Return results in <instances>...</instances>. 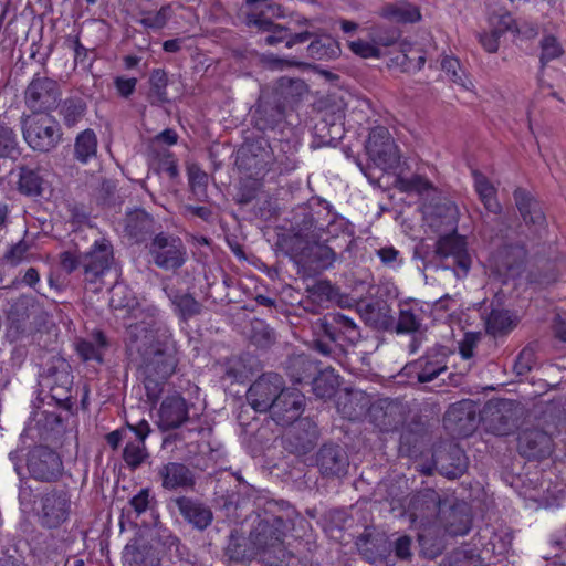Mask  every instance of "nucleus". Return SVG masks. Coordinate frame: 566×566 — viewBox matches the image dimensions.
<instances>
[{
    "instance_id": "1",
    "label": "nucleus",
    "mask_w": 566,
    "mask_h": 566,
    "mask_svg": "<svg viewBox=\"0 0 566 566\" xmlns=\"http://www.w3.org/2000/svg\"><path fill=\"white\" fill-rule=\"evenodd\" d=\"M109 305L127 329L129 348L148 360L145 388L149 399L155 400L161 388L153 376L165 380L174 374L176 367L170 334L165 328H155L156 308L142 306L125 284L117 283L112 287Z\"/></svg>"
},
{
    "instance_id": "2",
    "label": "nucleus",
    "mask_w": 566,
    "mask_h": 566,
    "mask_svg": "<svg viewBox=\"0 0 566 566\" xmlns=\"http://www.w3.org/2000/svg\"><path fill=\"white\" fill-rule=\"evenodd\" d=\"M250 406L259 412L270 411L273 420L286 426L298 419L304 397L296 389H286L282 378L268 374L255 380L248 390Z\"/></svg>"
},
{
    "instance_id": "3",
    "label": "nucleus",
    "mask_w": 566,
    "mask_h": 566,
    "mask_svg": "<svg viewBox=\"0 0 566 566\" xmlns=\"http://www.w3.org/2000/svg\"><path fill=\"white\" fill-rule=\"evenodd\" d=\"M470 524L471 520L465 505H457L450 507L448 512L443 511V520L439 521V525L424 526L418 534L423 554L434 557L441 552L442 544L440 541L430 543L431 534L439 533L440 527H443L444 532L451 536H462L469 532Z\"/></svg>"
},
{
    "instance_id": "4",
    "label": "nucleus",
    "mask_w": 566,
    "mask_h": 566,
    "mask_svg": "<svg viewBox=\"0 0 566 566\" xmlns=\"http://www.w3.org/2000/svg\"><path fill=\"white\" fill-rule=\"evenodd\" d=\"M27 144L34 150L49 151L61 140L59 123L49 114H31L22 120Z\"/></svg>"
},
{
    "instance_id": "5",
    "label": "nucleus",
    "mask_w": 566,
    "mask_h": 566,
    "mask_svg": "<svg viewBox=\"0 0 566 566\" xmlns=\"http://www.w3.org/2000/svg\"><path fill=\"white\" fill-rule=\"evenodd\" d=\"M366 151L370 160L384 171L395 168L400 160V151L385 127H376L369 133Z\"/></svg>"
},
{
    "instance_id": "6",
    "label": "nucleus",
    "mask_w": 566,
    "mask_h": 566,
    "mask_svg": "<svg viewBox=\"0 0 566 566\" xmlns=\"http://www.w3.org/2000/svg\"><path fill=\"white\" fill-rule=\"evenodd\" d=\"M150 254L156 265L165 270L180 268L186 259V250L181 240L164 233L154 238Z\"/></svg>"
},
{
    "instance_id": "7",
    "label": "nucleus",
    "mask_w": 566,
    "mask_h": 566,
    "mask_svg": "<svg viewBox=\"0 0 566 566\" xmlns=\"http://www.w3.org/2000/svg\"><path fill=\"white\" fill-rule=\"evenodd\" d=\"M285 523L281 517L261 520L250 534V542L260 553L281 551Z\"/></svg>"
},
{
    "instance_id": "8",
    "label": "nucleus",
    "mask_w": 566,
    "mask_h": 566,
    "mask_svg": "<svg viewBox=\"0 0 566 566\" xmlns=\"http://www.w3.org/2000/svg\"><path fill=\"white\" fill-rule=\"evenodd\" d=\"M436 253L440 258H453L457 268L454 274L457 277H464L472 265V258L468 252L467 240L459 235L457 230L441 235L436 244Z\"/></svg>"
},
{
    "instance_id": "9",
    "label": "nucleus",
    "mask_w": 566,
    "mask_h": 566,
    "mask_svg": "<svg viewBox=\"0 0 566 566\" xmlns=\"http://www.w3.org/2000/svg\"><path fill=\"white\" fill-rule=\"evenodd\" d=\"M71 497L66 491L52 490L41 499L40 520L42 525L55 528L66 522L71 514Z\"/></svg>"
},
{
    "instance_id": "10",
    "label": "nucleus",
    "mask_w": 566,
    "mask_h": 566,
    "mask_svg": "<svg viewBox=\"0 0 566 566\" xmlns=\"http://www.w3.org/2000/svg\"><path fill=\"white\" fill-rule=\"evenodd\" d=\"M59 97L56 82L48 77H35L25 92V103L33 114H48L57 105Z\"/></svg>"
},
{
    "instance_id": "11",
    "label": "nucleus",
    "mask_w": 566,
    "mask_h": 566,
    "mask_svg": "<svg viewBox=\"0 0 566 566\" xmlns=\"http://www.w3.org/2000/svg\"><path fill=\"white\" fill-rule=\"evenodd\" d=\"M424 224L439 238L449 232H454L459 221V210L454 202L443 200L436 205H426L423 207Z\"/></svg>"
},
{
    "instance_id": "12",
    "label": "nucleus",
    "mask_w": 566,
    "mask_h": 566,
    "mask_svg": "<svg viewBox=\"0 0 566 566\" xmlns=\"http://www.w3.org/2000/svg\"><path fill=\"white\" fill-rule=\"evenodd\" d=\"M247 24L249 27H254L261 31L270 32V34L266 35L264 39V42L269 45L284 42L286 48H292L297 43L306 42L311 36L314 35V33L310 31L290 34L281 25L274 24L269 19L260 17L254 12H250L248 14Z\"/></svg>"
},
{
    "instance_id": "13",
    "label": "nucleus",
    "mask_w": 566,
    "mask_h": 566,
    "mask_svg": "<svg viewBox=\"0 0 566 566\" xmlns=\"http://www.w3.org/2000/svg\"><path fill=\"white\" fill-rule=\"evenodd\" d=\"M113 260V249L105 240H96L91 250L82 255V266L87 281L94 282L109 269Z\"/></svg>"
},
{
    "instance_id": "14",
    "label": "nucleus",
    "mask_w": 566,
    "mask_h": 566,
    "mask_svg": "<svg viewBox=\"0 0 566 566\" xmlns=\"http://www.w3.org/2000/svg\"><path fill=\"white\" fill-rule=\"evenodd\" d=\"M526 258V251L518 245H507L492 254L490 259L491 266L497 274L505 279H513L520 274V268Z\"/></svg>"
},
{
    "instance_id": "15",
    "label": "nucleus",
    "mask_w": 566,
    "mask_h": 566,
    "mask_svg": "<svg viewBox=\"0 0 566 566\" xmlns=\"http://www.w3.org/2000/svg\"><path fill=\"white\" fill-rule=\"evenodd\" d=\"M444 421L458 434L467 436L475 428L474 406L470 400L452 405L446 413Z\"/></svg>"
},
{
    "instance_id": "16",
    "label": "nucleus",
    "mask_w": 566,
    "mask_h": 566,
    "mask_svg": "<svg viewBox=\"0 0 566 566\" xmlns=\"http://www.w3.org/2000/svg\"><path fill=\"white\" fill-rule=\"evenodd\" d=\"M129 432L135 434V441H128L124 449V460L130 468L140 465L147 457L144 441L150 432L146 420H140L136 424L128 423Z\"/></svg>"
},
{
    "instance_id": "17",
    "label": "nucleus",
    "mask_w": 566,
    "mask_h": 566,
    "mask_svg": "<svg viewBox=\"0 0 566 566\" xmlns=\"http://www.w3.org/2000/svg\"><path fill=\"white\" fill-rule=\"evenodd\" d=\"M159 426L163 429L179 427L188 418V408L185 399L179 395L167 397L159 409Z\"/></svg>"
},
{
    "instance_id": "18",
    "label": "nucleus",
    "mask_w": 566,
    "mask_h": 566,
    "mask_svg": "<svg viewBox=\"0 0 566 566\" xmlns=\"http://www.w3.org/2000/svg\"><path fill=\"white\" fill-rule=\"evenodd\" d=\"M161 485L167 490H177L192 485V474L187 467L180 463H167L159 469Z\"/></svg>"
},
{
    "instance_id": "19",
    "label": "nucleus",
    "mask_w": 566,
    "mask_h": 566,
    "mask_svg": "<svg viewBox=\"0 0 566 566\" xmlns=\"http://www.w3.org/2000/svg\"><path fill=\"white\" fill-rule=\"evenodd\" d=\"M177 505L181 515L199 530L206 528L212 521L210 510L200 503L180 497L177 500Z\"/></svg>"
},
{
    "instance_id": "20",
    "label": "nucleus",
    "mask_w": 566,
    "mask_h": 566,
    "mask_svg": "<svg viewBox=\"0 0 566 566\" xmlns=\"http://www.w3.org/2000/svg\"><path fill=\"white\" fill-rule=\"evenodd\" d=\"M447 356L444 353L429 354L416 363L418 381L429 382L447 369Z\"/></svg>"
},
{
    "instance_id": "21",
    "label": "nucleus",
    "mask_w": 566,
    "mask_h": 566,
    "mask_svg": "<svg viewBox=\"0 0 566 566\" xmlns=\"http://www.w3.org/2000/svg\"><path fill=\"white\" fill-rule=\"evenodd\" d=\"M514 199L526 223H532L535 226H542L544 223L545 217L542 209L525 190H515Z\"/></svg>"
},
{
    "instance_id": "22",
    "label": "nucleus",
    "mask_w": 566,
    "mask_h": 566,
    "mask_svg": "<svg viewBox=\"0 0 566 566\" xmlns=\"http://www.w3.org/2000/svg\"><path fill=\"white\" fill-rule=\"evenodd\" d=\"M474 189L483 203L484 208L494 214L501 212V205L496 198V188L481 172H473Z\"/></svg>"
},
{
    "instance_id": "23",
    "label": "nucleus",
    "mask_w": 566,
    "mask_h": 566,
    "mask_svg": "<svg viewBox=\"0 0 566 566\" xmlns=\"http://www.w3.org/2000/svg\"><path fill=\"white\" fill-rule=\"evenodd\" d=\"M517 316L507 310L494 308L486 317V331L493 336L511 332L517 324Z\"/></svg>"
},
{
    "instance_id": "24",
    "label": "nucleus",
    "mask_w": 566,
    "mask_h": 566,
    "mask_svg": "<svg viewBox=\"0 0 566 566\" xmlns=\"http://www.w3.org/2000/svg\"><path fill=\"white\" fill-rule=\"evenodd\" d=\"M318 464L323 473L339 475L346 468V459L342 451L336 447H324L319 451Z\"/></svg>"
},
{
    "instance_id": "25",
    "label": "nucleus",
    "mask_w": 566,
    "mask_h": 566,
    "mask_svg": "<svg viewBox=\"0 0 566 566\" xmlns=\"http://www.w3.org/2000/svg\"><path fill=\"white\" fill-rule=\"evenodd\" d=\"M338 386V376L331 368L322 370L313 380V391L322 399L333 397Z\"/></svg>"
},
{
    "instance_id": "26",
    "label": "nucleus",
    "mask_w": 566,
    "mask_h": 566,
    "mask_svg": "<svg viewBox=\"0 0 566 566\" xmlns=\"http://www.w3.org/2000/svg\"><path fill=\"white\" fill-rule=\"evenodd\" d=\"M382 17L394 22H416L420 20L421 14L417 7L407 3L398 2L382 9Z\"/></svg>"
},
{
    "instance_id": "27",
    "label": "nucleus",
    "mask_w": 566,
    "mask_h": 566,
    "mask_svg": "<svg viewBox=\"0 0 566 566\" xmlns=\"http://www.w3.org/2000/svg\"><path fill=\"white\" fill-rule=\"evenodd\" d=\"M395 36H390L378 42H367L364 40H354L348 42V48L350 51L363 59H378L380 57V49L379 45L389 46L394 43Z\"/></svg>"
},
{
    "instance_id": "28",
    "label": "nucleus",
    "mask_w": 566,
    "mask_h": 566,
    "mask_svg": "<svg viewBox=\"0 0 566 566\" xmlns=\"http://www.w3.org/2000/svg\"><path fill=\"white\" fill-rule=\"evenodd\" d=\"M489 29L501 38L505 33L516 34L518 32L515 19L506 10L495 11L489 17Z\"/></svg>"
},
{
    "instance_id": "29",
    "label": "nucleus",
    "mask_w": 566,
    "mask_h": 566,
    "mask_svg": "<svg viewBox=\"0 0 566 566\" xmlns=\"http://www.w3.org/2000/svg\"><path fill=\"white\" fill-rule=\"evenodd\" d=\"M441 66L450 81H452L453 83H455L457 85L461 86L467 91H471L473 88V83L471 78L461 67L460 62L457 59L446 56L441 62Z\"/></svg>"
},
{
    "instance_id": "30",
    "label": "nucleus",
    "mask_w": 566,
    "mask_h": 566,
    "mask_svg": "<svg viewBox=\"0 0 566 566\" xmlns=\"http://www.w3.org/2000/svg\"><path fill=\"white\" fill-rule=\"evenodd\" d=\"M106 347V340L101 332L93 335V340H81L76 349L84 360L102 361L103 350Z\"/></svg>"
},
{
    "instance_id": "31",
    "label": "nucleus",
    "mask_w": 566,
    "mask_h": 566,
    "mask_svg": "<svg viewBox=\"0 0 566 566\" xmlns=\"http://www.w3.org/2000/svg\"><path fill=\"white\" fill-rule=\"evenodd\" d=\"M174 311L182 318L188 319L200 313L201 305L189 294H168Z\"/></svg>"
},
{
    "instance_id": "32",
    "label": "nucleus",
    "mask_w": 566,
    "mask_h": 566,
    "mask_svg": "<svg viewBox=\"0 0 566 566\" xmlns=\"http://www.w3.org/2000/svg\"><path fill=\"white\" fill-rule=\"evenodd\" d=\"M97 139L93 130L86 129L81 133L75 143V154L78 160L86 163L96 155Z\"/></svg>"
},
{
    "instance_id": "33",
    "label": "nucleus",
    "mask_w": 566,
    "mask_h": 566,
    "mask_svg": "<svg viewBox=\"0 0 566 566\" xmlns=\"http://www.w3.org/2000/svg\"><path fill=\"white\" fill-rule=\"evenodd\" d=\"M307 51L313 59L323 60L337 56L339 53V48L331 38H324L312 41L307 48Z\"/></svg>"
},
{
    "instance_id": "34",
    "label": "nucleus",
    "mask_w": 566,
    "mask_h": 566,
    "mask_svg": "<svg viewBox=\"0 0 566 566\" xmlns=\"http://www.w3.org/2000/svg\"><path fill=\"white\" fill-rule=\"evenodd\" d=\"M333 323H334V332L327 331L329 337L332 340L336 342L338 340V336L336 335V331L338 333L345 334L346 338H348L350 342H354L358 338L359 332L353 319L348 318L344 315H333Z\"/></svg>"
},
{
    "instance_id": "35",
    "label": "nucleus",
    "mask_w": 566,
    "mask_h": 566,
    "mask_svg": "<svg viewBox=\"0 0 566 566\" xmlns=\"http://www.w3.org/2000/svg\"><path fill=\"white\" fill-rule=\"evenodd\" d=\"M43 180L38 172L22 169L19 178V190L27 196H39L42 192Z\"/></svg>"
},
{
    "instance_id": "36",
    "label": "nucleus",
    "mask_w": 566,
    "mask_h": 566,
    "mask_svg": "<svg viewBox=\"0 0 566 566\" xmlns=\"http://www.w3.org/2000/svg\"><path fill=\"white\" fill-rule=\"evenodd\" d=\"M365 319L377 328H388L391 325V316L386 305H368L365 312Z\"/></svg>"
},
{
    "instance_id": "37",
    "label": "nucleus",
    "mask_w": 566,
    "mask_h": 566,
    "mask_svg": "<svg viewBox=\"0 0 566 566\" xmlns=\"http://www.w3.org/2000/svg\"><path fill=\"white\" fill-rule=\"evenodd\" d=\"M150 98L153 103H164L167 101V76L163 70H154L150 74Z\"/></svg>"
},
{
    "instance_id": "38",
    "label": "nucleus",
    "mask_w": 566,
    "mask_h": 566,
    "mask_svg": "<svg viewBox=\"0 0 566 566\" xmlns=\"http://www.w3.org/2000/svg\"><path fill=\"white\" fill-rule=\"evenodd\" d=\"M170 17H171V7L164 6L156 12L143 13L142 18L139 19V22L145 28L159 30L166 25V23L170 19Z\"/></svg>"
},
{
    "instance_id": "39",
    "label": "nucleus",
    "mask_w": 566,
    "mask_h": 566,
    "mask_svg": "<svg viewBox=\"0 0 566 566\" xmlns=\"http://www.w3.org/2000/svg\"><path fill=\"white\" fill-rule=\"evenodd\" d=\"M563 48L554 35H544L541 40V62L548 63L563 54Z\"/></svg>"
},
{
    "instance_id": "40",
    "label": "nucleus",
    "mask_w": 566,
    "mask_h": 566,
    "mask_svg": "<svg viewBox=\"0 0 566 566\" xmlns=\"http://www.w3.org/2000/svg\"><path fill=\"white\" fill-rule=\"evenodd\" d=\"M151 219L144 210H135L128 214L126 221V229L132 235L147 230L150 227Z\"/></svg>"
},
{
    "instance_id": "41",
    "label": "nucleus",
    "mask_w": 566,
    "mask_h": 566,
    "mask_svg": "<svg viewBox=\"0 0 566 566\" xmlns=\"http://www.w3.org/2000/svg\"><path fill=\"white\" fill-rule=\"evenodd\" d=\"M17 151L14 133L9 127H0V157H12Z\"/></svg>"
},
{
    "instance_id": "42",
    "label": "nucleus",
    "mask_w": 566,
    "mask_h": 566,
    "mask_svg": "<svg viewBox=\"0 0 566 566\" xmlns=\"http://www.w3.org/2000/svg\"><path fill=\"white\" fill-rule=\"evenodd\" d=\"M419 327L418 316L409 308H402L400 311L397 331L399 333H411L417 331Z\"/></svg>"
},
{
    "instance_id": "43",
    "label": "nucleus",
    "mask_w": 566,
    "mask_h": 566,
    "mask_svg": "<svg viewBox=\"0 0 566 566\" xmlns=\"http://www.w3.org/2000/svg\"><path fill=\"white\" fill-rule=\"evenodd\" d=\"M83 107L81 104L74 102H67L62 107V115L67 126H74L78 119L83 116Z\"/></svg>"
},
{
    "instance_id": "44",
    "label": "nucleus",
    "mask_w": 566,
    "mask_h": 566,
    "mask_svg": "<svg viewBox=\"0 0 566 566\" xmlns=\"http://www.w3.org/2000/svg\"><path fill=\"white\" fill-rule=\"evenodd\" d=\"M188 175H189V182H190L192 190L197 195H202L205 191L206 184L208 181L207 174L203 172L202 170H200L198 167L191 166L188 169Z\"/></svg>"
},
{
    "instance_id": "45",
    "label": "nucleus",
    "mask_w": 566,
    "mask_h": 566,
    "mask_svg": "<svg viewBox=\"0 0 566 566\" xmlns=\"http://www.w3.org/2000/svg\"><path fill=\"white\" fill-rule=\"evenodd\" d=\"M150 503L151 497L149 489L140 490L130 500V505L138 515L145 513L150 507Z\"/></svg>"
},
{
    "instance_id": "46",
    "label": "nucleus",
    "mask_w": 566,
    "mask_h": 566,
    "mask_svg": "<svg viewBox=\"0 0 566 566\" xmlns=\"http://www.w3.org/2000/svg\"><path fill=\"white\" fill-rule=\"evenodd\" d=\"M401 184L406 191H415L418 193H423L431 189L432 187L428 179L418 175L412 176L409 179L402 180Z\"/></svg>"
},
{
    "instance_id": "47",
    "label": "nucleus",
    "mask_w": 566,
    "mask_h": 566,
    "mask_svg": "<svg viewBox=\"0 0 566 566\" xmlns=\"http://www.w3.org/2000/svg\"><path fill=\"white\" fill-rule=\"evenodd\" d=\"M28 250V244L23 241H20L8 251L4 258L7 262L15 266L27 259Z\"/></svg>"
},
{
    "instance_id": "48",
    "label": "nucleus",
    "mask_w": 566,
    "mask_h": 566,
    "mask_svg": "<svg viewBox=\"0 0 566 566\" xmlns=\"http://www.w3.org/2000/svg\"><path fill=\"white\" fill-rule=\"evenodd\" d=\"M501 36L492 32L490 29L480 33L479 41L482 48L489 53H495L500 46Z\"/></svg>"
},
{
    "instance_id": "49",
    "label": "nucleus",
    "mask_w": 566,
    "mask_h": 566,
    "mask_svg": "<svg viewBox=\"0 0 566 566\" xmlns=\"http://www.w3.org/2000/svg\"><path fill=\"white\" fill-rule=\"evenodd\" d=\"M378 256L381 262L390 268H398L401 264V259L399 258V251L392 247L381 248L377 251Z\"/></svg>"
},
{
    "instance_id": "50",
    "label": "nucleus",
    "mask_w": 566,
    "mask_h": 566,
    "mask_svg": "<svg viewBox=\"0 0 566 566\" xmlns=\"http://www.w3.org/2000/svg\"><path fill=\"white\" fill-rule=\"evenodd\" d=\"M114 83L118 94L127 98L134 93L137 80L134 77L118 76L115 78Z\"/></svg>"
},
{
    "instance_id": "51",
    "label": "nucleus",
    "mask_w": 566,
    "mask_h": 566,
    "mask_svg": "<svg viewBox=\"0 0 566 566\" xmlns=\"http://www.w3.org/2000/svg\"><path fill=\"white\" fill-rule=\"evenodd\" d=\"M78 265H82V256L77 258L75 254L71 252H64L61 254V266L65 271L72 272Z\"/></svg>"
},
{
    "instance_id": "52",
    "label": "nucleus",
    "mask_w": 566,
    "mask_h": 566,
    "mask_svg": "<svg viewBox=\"0 0 566 566\" xmlns=\"http://www.w3.org/2000/svg\"><path fill=\"white\" fill-rule=\"evenodd\" d=\"M531 436H533V433H530V434L525 433V434H523L522 437H520V442H518V444H520V449H521V451H522L524 454H526V455H528V457H535V455H537V453H538L535 447H530V448H528V450L524 449V443L530 442V437H531ZM534 436H535L536 438H538L542 442H547V441H548L547 437H546V436H544V434H542V433H537V432H536V433H534Z\"/></svg>"
},
{
    "instance_id": "53",
    "label": "nucleus",
    "mask_w": 566,
    "mask_h": 566,
    "mask_svg": "<svg viewBox=\"0 0 566 566\" xmlns=\"http://www.w3.org/2000/svg\"><path fill=\"white\" fill-rule=\"evenodd\" d=\"M411 539L408 536L399 537L396 542V555L400 558H408L411 555Z\"/></svg>"
},
{
    "instance_id": "54",
    "label": "nucleus",
    "mask_w": 566,
    "mask_h": 566,
    "mask_svg": "<svg viewBox=\"0 0 566 566\" xmlns=\"http://www.w3.org/2000/svg\"><path fill=\"white\" fill-rule=\"evenodd\" d=\"M475 345V337L473 335H465V338L460 344V354L463 359H469L473 356V347Z\"/></svg>"
},
{
    "instance_id": "55",
    "label": "nucleus",
    "mask_w": 566,
    "mask_h": 566,
    "mask_svg": "<svg viewBox=\"0 0 566 566\" xmlns=\"http://www.w3.org/2000/svg\"><path fill=\"white\" fill-rule=\"evenodd\" d=\"M128 433H130L128 427L126 429L115 430L106 436V440L112 448L116 449L122 440L128 439Z\"/></svg>"
},
{
    "instance_id": "56",
    "label": "nucleus",
    "mask_w": 566,
    "mask_h": 566,
    "mask_svg": "<svg viewBox=\"0 0 566 566\" xmlns=\"http://www.w3.org/2000/svg\"><path fill=\"white\" fill-rule=\"evenodd\" d=\"M139 551L135 544H128L123 552V559L125 563L139 564Z\"/></svg>"
},
{
    "instance_id": "57",
    "label": "nucleus",
    "mask_w": 566,
    "mask_h": 566,
    "mask_svg": "<svg viewBox=\"0 0 566 566\" xmlns=\"http://www.w3.org/2000/svg\"><path fill=\"white\" fill-rule=\"evenodd\" d=\"M531 358H532V353L531 352L523 350L520 354L518 360L516 363V369H517L518 374H522L525 370L531 369V365H530Z\"/></svg>"
},
{
    "instance_id": "58",
    "label": "nucleus",
    "mask_w": 566,
    "mask_h": 566,
    "mask_svg": "<svg viewBox=\"0 0 566 566\" xmlns=\"http://www.w3.org/2000/svg\"><path fill=\"white\" fill-rule=\"evenodd\" d=\"M22 281L27 285L33 286L40 281V275L35 269L30 268L27 270Z\"/></svg>"
},
{
    "instance_id": "59",
    "label": "nucleus",
    "mask_w": 566,
    "mask_h": 566,
    "mask_svg": "<svg viewBox=\"0 0 566 566\" xmlns=\"http://www.w3.org/2000/svg\"><path fill=\"white\" fill-rule=\"evenodd\" d=\"M157 138L168 145H174L177 143V134L172 129H166L161 132Z\"/></svg>"
},
{
    "instance_id": "60",
    "label": "nucleus",
    "mask_w": 566,
    "mask_h": 566,
    "mask_svg": "<svg viewBox=\"0 0 566 566\" xmlns=\"http://www.w3.org/2000/svg\"><path fill=\"white\" fill-rule=\"evenodd\" d=\"M163 46L166 52H177L180 48V42L179 40H167Z\"/></svg>"
},
{
    "instance_id": "61",
    "label": "nucleus",
    "mask_w": 566,
    "mask_h": 566,
    "mask_svg": "<svg viewBox=\"0 0 566 566\" xmlns=\"http://www.w3.org/2000/svg\"><path fill=\"white\" fill-rule=\"evenodd\" d=\"M356 28H357V24L355 22L342 21V29L346 33L355 31Z\"/></svg>"
},
{
    "instance_id": "62",
    "label": "nucleus",
    "mask_w": 566,
    "mask_h": 566,
    "mask_svg": "<svg viewBox=\"0 0 566 566\" xmlns=\"http://www.w3.org/2000/svg\"><path fill=\"white\" fill-rule=\"evenodd\" d=\"M322 251L328 262H333L335 260V253L328 247H323Z\"/></svg>"
},
{
    "instance_id": "63",
    "label": "nucleus",
    "mask_w": 566,
    "mask_h": 566,
    "mask_svg": "<svg viewBox=\"0 0 566 566\" xmlns=\"http://www.w3.org/2000/svg\"><path fill=\"white\" fill-rule=\"evenodd\" d=\"M48 457H49V461L51 462V464L53 467V470H59V468H60L59 458L54 453H50Z\"/></svg>"
},
{
    "instance_id": "64",
    "label": "nucleus",
    "mask_w": 566,
    "mask_h": 566,
    "mask_svg": "<svg viewBox=\"0 0 566 566\" xmlns=\"http://www.w3.org/2000/svg\"><path fill=\"white\" fill-rule=\"evenodd\" d=\"M8 214L7 206L0 202V226L4 223Z\"/></svg>"
}]
</instances>
